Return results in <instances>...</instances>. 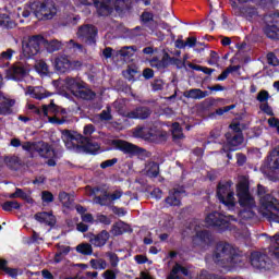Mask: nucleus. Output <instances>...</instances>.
Returning <instances> with one entry per match:
<instances>
[{
	"instance_id": "obj_1",
	"label": "nucleus",
	"mask_w": 279,
	"mask_h": 279,
	"mask_svg": "<svg viewBox=\"0 0 279 279\" xmlns=\"http://www.w3.org/2000/svg\"><path fill=\"white\" fill-rule=\"evenodd\" d=\"M213 260L218 267L232 269V267H244L247 256L243 255V252L230 243L218 242L213 254Z\"/></svg>"
},
{
	"instance_id": "obj_2",
	"label": "nucleus",
	"mask_w": 279,
	"mask_h": 279,
	"mask_svg": "<svg viewBox=\"0 0 279 279\" xmlns=\"http://www.w3.org/2000/svg\"><path fill=\"white\" fill-rule=\"evenodd\" d=\"M40 47H45L48 53H53L56 51H60V49L64 47V44L58 39L49 41L41 35H33L22 41V53L24 58L29 60V58H34V56H38V53H40Z\"/></svg>"
},
{
	"instance_id": "obj_3",
	"label": "nucleus",
	"mask_w": 279,
	"mask_h": 279,
	"mask_svg": "<svg viewBox=\"0 0 279 279\" xmlns=\"http://www.w3.org/2000/svg\"><path fill=\"white\" fill-rule=\"evenodd\" d=\"M236 196L240 206L244 207L238 215L240 223H245V221L254 219L256 214L252 209L256 208V201H254V196L250 194V182L247 181V178L242 177L240 179L236 185Z\"/></svg>"
},
{
	"instance_id": "obj_4",
	"label": "nucleus",
	"mask_w": 279,
	"mask_h": 279,
	"mask_svg": "<svg viewBox=\"0 0 279 279\" xmlns=\"http://www.w3.org/2000/svg\"><path fill=\"white\" fill-rule=\"evenodd\" d=\"M269 241L270 245L265 253L253 252L251 254V265L255 269H259V271H269L274 266L271 258L279 262V233L269 236Z\"/></svg>"
},
{
	"instance_id": "obj_5",
	"label": "nucleus",
	"mask_w": 279,
	"mask_h": 279,
	"mask_svg": "<svg viewBox=\"0 0 279 279\" xmlns=\"http://www.w3.org/2000/svg\"><path fill=\"white\" fill-rule=\"evenodd\" d=\"M257 195L259 197L258 213L268 221L279 223V201L274 195L267 193V187L257 186Z\"/></svg>"
},
{
	"instance_id": "obj_6",
	"label": "nucleus",
	"mask_w": 279,
	"mask_h": 279,
	"mask_svg": "<svg viewBox=\"0 0 279 279\" xmlns=\"http://www.w3.org/2000/svg\"><path fill=\"white\" fill-rule=\"evenodd\" d=\"M32 12L39 21H51L58 14V9L53 0H35L26 5L22 11V16L27 19Z\"/></svg>"
},
{
	"instance_id": "obj_7",
	"label": "nucleus",
	"mask_w": 279,
	"mask_h": 279,
	"mask_svg": "<svg viewBox=\"0 0 279 279\" xmlns=\"http://www.w3.org/2000/svg\"><path fill=\"white\" fill-rule=\"evenodd\" d=\"M62 141L69 149V151H73L74 154H99V144L87 142V144H82V135L72 131H63L62 132Z\"/></svg>"
},
{
	"instance_id": "obj_8",
	"label": "nucleus",
	"mask_w": 279,
	"mask_h": 279,
	"mask_svg": "<svg viewBox=\"0 0 279 279\" xmlns=\"http://www.w3.org/2000/svg\"><path fill=\"white\" fill-rule=\"evenodd\" d=\"M14 53H16V51H14L12 48H9L0 53V69H4L9 80H15L19 82L23 80L25 75H27V69L25 65H23V63H14L10 66V62L12 61Z\"/></svg>"
},
{
	"instance_id": "obj_9",
	"label": "nucleus",
	"mask_w": 279,
	"mask_h": 279,
	"mask_svg": "<svg viewBox=\"0 0 279 279\" xmlns=\"http://www.w3.org/2000/svg\"><path fill=\"white\" fill-rule=\"evenodd\" d=\"M99 138L108 146V151H122L125 156H138L143 154V148L123 140L111 138L110 135L99 132Z\"/></svg>"
},
{
	"instance_id": "obj_10",
	"label": "nucleus",
	"mask_w": 279,
	"mask_h": 279,
	"mask_svg": "<svg viewBox=\"0 0 279 279\" xmlns=\"http://www.w3.org/2000/svg\"><path fill=\"white\" fill-rule=\"evenodd\" d=\"M199 220L197 219L192 220L189 225V230L196 232L192 239L193 245L206 250V247H210L213 244V234L208 230H199Z\"/></svg>"
},
{
	"instance_id": "obj_11",
	"label": "nucleus",
	"mask_w": 279,
	"mask_h": 279,
	"mask_svg": "<svg viewBox=\"0 0 279 279\" xmlns=\"http://www.w3.org/2000/svg\"><path fill=\"white\" fill-rule=\"evenodd\" d=\"M217 197L220 204L228 207V210H234L236 198H234V191H232V181H220L218 183Z\"/></svg>"
},
{
	"instance_id": "obj_12",
	"label": "nucleus",
	"mask_w": 279,
	"mask_h": 279,
	"mask_svg": "<svg viewBox=\"0 0 279 279\" xmlns=\"http://www.w3.org/2000/svg\"><path fill=\"white\" fill-rule=\"evenodd\" d=\"M135 138H143V141H150L151 143H165L167 141V132L157 130L156 128H137L133 132Z\"/></svg>"
},
{
	"instance_id": "obj_13",
	"label": "nucleus",
	"mask_w": 279,
	"mask_h": 279,
	"mask_svg": "<svg viewBox=\"0 0 279 279\" xmlns=\"http://www.w3.org/2000/svg\"><path fill=\"white\" fill-rule=\"evenodd\" d=\"M232 13L234 16H240V19H244L248 23H256L260 21V14L258 13V9L252 5H240L236 2L231 3Z\"/></svg>"
},
{
	"instance_id": "obj_14",
	"label": "nucleus",
	"mask_w": 279,
	"mask_h": 279,
	"mask_svg": "<svg viewBox=\"0 0 279 279\" xmlns=\"http://www.w3.org/2000/svg\"><path fill=\"white\" fill-rule=\"evenodd\" d=\"M264 34L271 40H279V11L264 15Z\"/></svg>"
},
{
	"instance_id": "obj_15",
	"label": "nucleus",
	"mask_w": 279,
	"mask_h": 279,
	"mask_svg": "<svg viewBox=\"0 0 279 279\" xmlns=\"http://www.w3.org/2000/svg\"><path fill=\"white\" fill-rule=\"evenodd\" d=\"M24 151H29L31 154L36 151L40 158H51L53 156V149L51 146L43 141L31 143L26 142L22 145Z\"/></svg>"
},
{
	"instance_id": "obj_16",
	"label": "nucleus",
	"mask_w": 279,
	"mask_h": 279,
	"mask_svg": "<svg viewBox=\"0 0 279 279\" xmlns=\"http://www.w3.org/2000/svg\"><path fill=\"white\" fill-rule=\"evenodd\" d=\"M228 221H238L234 216H225L218 211H213L205 218L208 228H228Z\"/></svg>"
},
{
	"instance_id": "obj_17",
	"label": "nucleus",
	"mask_w": 279,
	"mask_h": 279,
	"mask_svg": "<svg viewBox=\"0 0 279 279\" xmlns=\"http://www.w3.org/2000/svg\"><path fill=\"white\" fill-rule=\"evenodd\" d=\"M97 27L85 24L78 27L76 36L82 43H85V45L95 46L97 45Z\"/></svg>"
},
{
	"instance_id": "obj_18",
	"label": "nucleus",
	"mask_w": 279,
	"mask_h": 279,
	"mask_svg": "<svg viewBox=\"0 0 279 279\" xmlns=\"http://www.w3.org/2000/svg\"><path fill=\"white\" fill-rule=\"evenodd\" d=\"M53 65L58 73H69L73 66H82V62L74 61L72 63L71 60H69V57L60 56L54 59Z\"/></svg>"
},
{
	"instance_id": "obj_19",
	"label": "nucleus",
	"mask_w": 279,
	"mask_h": 279,
	"mask_svg": "<svg viewBox=\"0 0 279 279\" xmlns=\"http://www.w3.org/2000/svg\"><path fill=\"white\" fill-rule=\"evenodd\" d=\"M121 197H123V191L116 190L111 194L105 192L102 196H96L94 202L100 206H108L110 202H117V199H121Z\"/></svg>"
},
{
	"instance_id": "obj_20",
	"label": "nucleus",
	"mask_w": 279,
	"mask_h": 279,
	"mask_svg": "<svg viewBox=\"0 0 279 279\" xmlns=\"http://www.w3.org/2000/svg\"><path fill=\"white\" fill-rule=\"evenodd\" d=\"M227 147L230 151H236L243 145V133H226Z\"/></svg>"
},
{
	"instance_id": "obj_21",
	"label": "nucleus",
	"mask_w": 279,
	"mask_h": 279,
	"mask_svg": "<svg viewBox=\"0 0 279 279\" xmlns=\"http://www.w3.org/2000/svg\"><path fill=\"white\" fill-rule=\"evenodd\" d=\"M264 169H268V171H279V146L268 154L264 162Z\"/></svg>"
},
{
	"instance_id": "obj_22",
	"label": "nucleus",
	"mask_w": 279,
	"mask_h": 279,
	"mask_svg": "<svg viewBox=\"0 0 279 279\" xmlns=\"http://www.w3.org/2000/svg\"><path fill=\"white\" fill-rule=\"evenodd\" d=\"M94 5L98 16H110L114 10L112 8V0H94Z\"/></svg>"
},
{
	"instance_id": "obj_23",
	"label": "nucleus",
	"mask_w": 279,
	"mask_h": 279,
	"mask_svg": "<svg viewBox=\"0 0 279 279\" xmlns=\"http://www.w3.org/2000/svg\"><path fill=\"white\" fill-rule=\"evenodd\" d=\"M63 84L68 90H71L75 95L76 90L84 86V81L80 77L68 76L63 80Z\"/></svg>"
},
{
	"instance_id": "obj_24",
	"label": "nucleus",
	"mask_w": 279,
	"mask_h": 279,
	"mask_svg": "<svg viewBox=\"0 0 279 279\" xmlns=\"http://www.w3.org/2000/svg\"><path fill=\"white\" fill-rule=\"evenodd\" d=\"M26 95H31L33 99H47V97H51V93L47 92L44 87H32L28 86L26 92Z\"/></svg>"
},
{
	"instance_id": "obj_25",
	"label": "nucleus",
	"mask_w": 279,
	"mask_h": 279,
	"mask_svg": "<svg viewBox=\"0 0 279 279\" xmlns=\"http://www.w3.org/2000/svg\"><path fill=\"white\" fill-rule=\"evenodd\" d=\"M108 239H110V233H108L106 230H102L100 233L92 235L89 243H92L94 247H104V245L108 243Z\"/></svg>"
},
{
	"instance_id": "obj_26",
	"label": "nucleus",
	"mask_w": 279,
	"mask_h": 279,
	"mask_svg": "<svg viewBox=\"0 0 279 279\" xmlns=\"http://www.w3.org/2000/svg\"><path fill=\"white\" fill-rule=\"evenodd\" d=\"M150 114L149 107H136L133 111L128 112V119H149Z\"/></svg>"
},
{
	"instance_id": "obj_27",
	"label": "nucleus",
	"mask_w": 279,
	"mask_h": 279,
	"mask_svg": "<svg viewBox=\"0 0 279 279\" xmlns=\"http://www.w3.org/2000/svg\"><path fill=\"white\" fill-rule=\"evenodd\" d=\"M14 104H16L14 99L5 97V95L0 92V114H11Z\"/></svg>"
},
{
	"instance_id": "obj_28",
	"label": "nucleus",
	"mask_w": 279,
	"mask_h": 279,
	"mask_svg": "<svg viewBox=\"0 0 279 279\" xmlns=\"http://www.w3.org/2000/svg\"><path fill=\"white\" fill-rule=\"evenodd\" d=\"M169 53H165L161 59L154 57L150 61L149 64L151 69H157V71H165L167 66H169Z\"/></svg>"
},
{
	"instance_id": "obj_29",
	"label": "nucleus",
	"mask_w": 279,
	"mask_h": 279,
	"mask_svg": "<svg viewBox=\"0 0 279 279\" xmlns=\"http://www.w3.org/2000/svg\"><path fill=\"white\" fill-rule=\"evenodd\" d=\"M75 97L78 99H84L85 101H93L95 97H97V94L93 92L90 88L86 87V83L83 84V86L74 92Z\"/></svg>"
},
{
	"instance_id": "obj_30",
	"label": "nucleus",
	"mask_w": 279,
	"mask_h": 279,
	"mask_svg": "<svg viewBox=\"0 0 279 279\" xmlns=\"http://www.w3.org/2000/svg\"><path fill=\"white\" fill-rule=\"evenodd\" d=\"M209 95H210V92L202 90L199 88L189 89L183 93V97H185L186 99H195V100L206 99V97H208Z\"/></svg>"
},
{
	"instance_id": "obj_31",
	"label": "nucleus",
	"mask_w": 279,
	"mask_h": 279,
	"mask_svg": "<svg viewBox=\"0 0 279 279\" xmlns=\"http://www.w3.org/2000/svg\"><path fill=\"white\" fill-rule=\"evenodd\" d=\"M112 119V108L107 106L105 110L94 117V123H110Z\"/></svg>"
},
{
	"instance_id": "obj_32",
	"label": "nucleus",
	"mask_w": 279,
	"mask_h": 279,
	"mask_svg": "<svg viewBox=\"0 0 279 279\" xmlns=\"http://www.w3.org/2000/svg\"><path fill=\"white\" fill-rule=\"evenodd\" d=\"M131 231H132V228L130 227V225L123 221H118L113 223L111 228V234L113 236H121V234H125V232H131Z\"/></svg>"
},
{
	"instance_id": "obj_33",
	"label": "nucleus",
	"mask_w": 279,
	"mask_h": 279,
	"mask_svg": "<svg viewBox=\"0 0 279 279\" xmlns=\"http://www.w3.org/2000/svg\"><path fill=\"white\" fill-rule=\"evenodd\" d=\"M141 21L148 27L151 32H156V28L158 27V23L154 21V13L150 12H144L141 16Z\"/></svg>"
},
{
	"instance_id": "obj_34",
	"label": "nucleus",
	"mask_w": 279,
	"mask_h": 279,
	"mask_svg": "<svg viewBox=\"0 0 279 279\" xmlns=\"http://www.w3.org/2000/svg\"><path fill=\"white\" fill-rule=\"evenodd\" d=\"M166 204H168V206H181L182 202L180 201V191L171 190L166 198Z\"/></svg>"
},
{
	"instance_id": "obj_35",
	"label": "nucleus",
	"mask_w": 279,
	"mask_h": 279,
	"mask_svg": "<svg viewBox=\"0 0 279 279\" xmlns=\"http://www.w3.org/2000/svg\"><path fill=\"white\" fill-rule=\"evenodd\" d=\"M145 170L148 178H158V174L160 173V166L156 161H149L146 165Z\"/></svg>"
},
{
	"instance_id": "obj_36",
	"label": "nucleus",
	"mask_w": 279,
	"mask_h": 279,
	"mask_svg": "<svg viewBox=\"0 0 279 279\" xmlns=\"http://www.w3.org/2000/svg\"><path fill=\"white\" fill-rule=\"evenodd\" d=\"M171 132H172V141L174 143H180V141L184 138V133H182V126H180V123L178 122L172 123Z\"/></svg>"
},
{
	"instance_id": "obj_37",
	"label": "nucleus",
	"mask_w": 279,
	"mask_h": 279,
	"mask_svg": "<svg viewBox=\"0 0 279 279\" xmlns=\"http://www.w3.org/2000/svg\"><path fill=\"white\" fill-rule=\"evenodd\" d=\"M0 270L4 271V274L11 278H16V276H19V270L16 268H9L8 260L5 259H0Z\"/></svg>"
},
{
	"instance_id": "obj_38",
	"label": "nucleus",
	"mask_w": 279,
	"mask_h": 279,
	"mask_svg": "<svg viewBox=\"0 0 279 279\" xmlns=\"http://www.w3.org/2000/svg\"><path fill=\"white\" fill-rule=\"evenodd\" d=\"M89 265L92 269H97L99 271L108 268V262H106V259L104 258L90 259Z\"/></svg>"
},
{
	"instance_id": "obj_39",
	"label": "nucleus",
	"mask_w": 279,
	"mask_h": 279,
	"mask_svg": "<svg viewBox=\"0 0 279 279\" xmlns=\"http://www.w3.org/2000/svg\"><path fill=\"white\" fill-rule=\"evenodd\" d=\"M15 26L16 24L14 21H11L10 15L0 14V27H3L4 29H12Z\"/></svg>"
},
{
	"instance_id": "obj_40",
	"label": "nucleus",
	"mask_w": 279,
	"mask_h": 279,
	"mask_svg": "<svg viewBox=\"0 0 279 279\" xmlns=\"http://www.w3.org/2000/svg\"><path fill=\"white\" fill-rule=\"evenodd\" d=\"M35 219L39 223H46L47 226H51L50 220L53 219V215H51V214H49L47 211H43V213L36 214L35 215Z\"/></svg>"
},
{
	"instance_id": "obj_41",
	"label": "nucleus",
	"mask_w": 279,
	"mask_h": 279,
	"mask_svg": "<svg viewBox=\"0 0 279 279\" xmlns=\"http://www.w3.org/2000/svg\"><path fill=\"white\" fill-rule=\"evenodd\" d=\"M65 46L74 51V53H86V48H84L83 45L75 43L73 39L66 41Z\"/></svg>"
},
{
	"instance_id": "obj_42",
	"label": "nucleus",
	"mask_w": 279,
	"mask_h": 279,
	"mask_svg": "<svg viewBox=\"0 0 279 279\" xmlns=\"http://www.w3.org/2000/svg\"><path fill=\"white\" fill-rule=\"evenodd\" d=\"M35 70L39 75H41V77L49 75V65H47V62L43 60L37 61V63L35 64Z\"/></svg>"
},
{
	"instance_id": "obj_43",
	"label": "nucleus",
	"mask_w": 279,
	"mask_h": 279,
	"mask_svg": "<svg viewBox=\"0 0 279 279\" xmlns=\"http://www.w3.org/2000/svg\"><path fill=\"white\" fill-rule=\"evenodd\" d=\"M134 53H136L135 46H124L118 51V56H121V58H132Z\"/></svg>"
},
{
	"instance_id": "obj_44",
	"label": "nucleus",
	"mask_w": 279,
	"mask_h": 279,
	"mask_svg": "<svg viewBox=\"0 0 279 279\" xmlns=\"http://www.w3.org/2000/svg\"><path fill=\"white\" fill-rule=\"evenodd\" d=\"M1 208L5 213H12V210H19L21 208V204L16 201H7L1 205Z\"/></svg>"
},
{
	"instance_id": "obj_45",
	"label": "nucleus",
	"mask_w": 279,
	"mask_h": 279,
	"mask_svg": "<svg viewBox=\"0 0 279 279\" xmlns=\"http://www.w3.org/2000/svg\"><path fill=\"white\" fill-rule=\"evenodd\" d=\"M59 201L61 202L62 206H64V208H71V206H73V198L66 192L59 193Z\"/></svg>"
},
{
	"instance_id": "obj_46",
	"label": "nucleus",
	"mask_w": 279,
	"mask_h": 279,
	"mask_svg": "<svg viewBox=\"0 0 279 279\" xmlns=\"http://www.w3.org/2000/svg\"><path fill=\"white\" fill-rule=\"evenodd\" d=\"M113 108L120 114V117H124L128 119V111H125V102L123 100H116L113 102Z\"/></svg>"
},
{
	"instance_id": "obj_47",
	"label": "nucleus",
	"mask_w": 279,
	"mask_h": 279,
	"mask_svg": "<svg viewBox=\"0 0 279 279\" xmlns=\"http://www.w3.org/2000/svg\"><path fill=\"white\" fill-rule=\"evenodd\" d=\"M76 252L83 256H90L93 254V245L88 243H82L76 246Z\"/></svg>"
},
{
	"instance_id": "obj_48",
	"label": "nucleus",
	"mask_w": 279,
	"mask_h": 279,
	"mask_svg": "<svg viewBox=\"0 0 279 279\" xmlns=\"http://www.w3.org/2000/svg\"><path fill=\"white\" fill-rule=\"evenodd\" d=\"M114 10L116 12H125V10H130V0H116Z\"/></svg>"
},
{
	"instance_id": "obj_49",
	"label": "nucleus",
	"mask_w": 279,
	"mask_h": 279,
	"mask_svg": "<svg viewBox=\"0 0 279 279\" xmlns=\"http://www.w3.org/2000/svg\"><path fill=\"white\" fill-rule=\"evenodd\" d=\"M106 258H108L110 266L114 269L119 267V255L112 252H107L105 254Z\"/></svg>"
},
{
	"instance_id": "obj_50",
	"label": "nucleus",
	"mask_w": 279,
	"mask_h": 279,
	"mask_svg": "<svg viewBox=\"0 0 279 279\" xmlns=\"http://www.w3.org/2000/svg\"><path fill=\"white\" fill-rule=\"evenodd\" d=\"M43 112L45 117H49L50 112H52V114L58 112V106H56V104H53V100H51L49 105H44Z\"/></svg>"
},
{
	"instance_id": "obj_51",
	"label": "nucleus",
	"mask_w": 279,
	"mask_h": 279,
	"mask_svg": "<svg viewBox=\"0 0 279 279\" xmlns=\"http://www.w3.org/2000/svg\"><path fill=\"white\" fill-rule=\"evenodd\" d=\"M136 73H138L136 70L129 68L128 70L122 72V75L123 77H125V80H128L129 82H132L134 81Z\"/></svg>"
},
{
	"instance_id": "obj_52",
	"label": "nucleus",
	"mask_w": 279,
	"mask_h": 279,
	"mask_svg": "<svg viewBox=\"0 0 279 279\" xmlns=\"http://www.w3.org/2000/svg\"><path fill=\"white\" fill-rule=\"evenodd\" d=\"M153 90L154 93L158 92V90H162V88H165V81H162V78H156L153 83Z\"/></svg>"
},
{
	"instance_id": "obj_53",
	"label": "nucleus",
	"mask_w": 279,
	"mask_h": 279,
	"mask_svg": "<svg viewBox=\"0 0 279 279\" xmlns=\"http://www.w3.org/2000/svg\"><path fill=\"white\" fill-rule=\"evenodd\" d=\"M191 69H194V71H202L203 73H205V75H213V73H215V69H210V68H202L199 65H193L190 64Z\"/></svg>"
},
{
	"instance_id": "obj_54",
	"label": "nucleus",
	"mask_w": 279,
	"mask_h": 279,
	"mask_svg": "<svg viewBox=\"0 0 279 279\" xmlns=\"http://www.w3.org/2000/svg\"><path fill=\"white\" fill-rule=\"evenodd\" d=\"M41 201L44 204H51L53 202V194L49 191L41 192Z\"/></svg>"
},
{
	"instance_id": "obj_55",
	"label": "nucleus",
	"mask_w": 279,
	"mask_h": 279,
	"mask_svg": "<svg viewBox=\"0 0 279 279\" xmlns=\"http://www.w3.org/2000/svg\"><path fill=\"white\" fill-rule=\"evenodd\" d=\"M219 136H221V130L219 129L211 130V132L209 133L208 143H217V138H219Z\"/></svg>"
},
{
	"instance_id": "obj_56",
	"label": "nucleus",
	"mask_w": 279,
	"mask_h": 279,
	"mask_svg": "<svg viewBox=\"0 0 279 279\" xmlns=\"http://www.w3.org/2000/svg\"><path fill=\"white\" fill-rule=\"evenodd\" d=\"M259 109L262 110V112H264L265 114H267L268 117H274V109H271V107L269 106V104L264 102L259 106Z\"/></svg>"
},
{
	"instance_id": "obj_57",
	"label": "nucleus",
	"mask_w": 279,
	"mask_h": 279,
	"mask_svg": "<svg viewBox=\"0 0 279 279\" xmlns=\"http://www.w3.org/2000/svg\"><path fill=\"white\" fill-rule=\"evenodd\" d=\"M267 62H268V64H271V66H278V64H279L278 57H276V54L274 52H269L267 54Z\"/></svg>"
},
{
	"instance_id": "obj_58",
	"label": "nucleus",
	"mask_w": 279,
	"mask_h": 279,
	"mask_svg": "<svg viewBox=\"0 0 279 279\" xmlns=\"http://www.w3.org/2000/svg\"><path fill=\"white\" fill-rule=\"evenodd\" d=\"M269 100V92L267 90H260L257 94V101H259L260 104H265V101Z\"/></svg>"
},
{
	"instance_id": "obj_59",
	"label": "nucleus",
	"mask_w": 279,
	"mask_h": 279,
	"mask_svg": "<svg viewBox=\"0 0 279 279\" xmlns=\"http://www.w3.org/2000/svg\"><path fill=\"white\" fill-rule=\"evenodd\" d=\"M117 162H119V159H117V158L108 159L100 163V168L108 169V167H114V165H117Z\"/></svg>"
},
{
	"instance_id": "obj_60",
	"label": "nucleus",
	"mask_w": 279,
	"mask_h": 279,
	"mask_svg": "<svg viewBox=\"0 0 279 279\" xmlns=\"http://www.w3.org/2000/svg\"><path fill=\"white\" fill-rule=\"evenodd\" d=\"M95 221L96 223H104V226H110V223H112L110 218L106 215H98Z\"/></svg>"
},
{
	"instance_id": "obj_61",
	"label": "nucleus",
	"mask_w": 279,
	"mask_h": 279,
	"mask_svg": "<svg viewBox=\"0 0 279 279\" xmlns=\"http://www.w3.org/2000/svg\"><path fill=\"white\" fill-rule=\"evenodd\" d=\"M83 134L84 136H86V138H88V136H93V134H95V125L93 124L85 125L83 130Z\"/></svg>"
},
{
	"instance_id": "obj_62",
	"label": "nucleus",
	"mask_w": 279,
	"mask_h": 279,
	"mask_svg": "<svg viewBox=\"0 0 279 279\" xmlns=\"http://www.w3.org/2000/svg\"><path fill=\"white\" fill-rule=\"evenodd\" d=\"M169 60H170L169 65L174 64V66H177V69H182V66H184V62L181 59L169 56Z\"/></svg>"
},
{
	"instance_id": "obj_63",
	"label": "nucleus",
	"mask_w": 279,
	"mask_h": 279,
	"mask_svg": "<svg viewBox=\"0 0 279 279\" xmlns=\"http://www.w3.org/2000/svg\"><path fill=\"white\" fill-rule=\"evenodd\" d=\"M213 106H217V99L207 98L203 101V108H213Z\"/></svg>"
},
{
	"instance_id": "obj_64",
	"label": "nucleus",
	"mask_w": 279,
	"mask_h": 279,
	"mask_svg": "<svg viewBox=\"0 0 279 279\" xmlns=\"http://www.w3.org/2000/svg\"><path fill=\"white\" fill-rule=\"evenodd\" d=\"M268 125L270 128H276L278 134H279V120L278 118H270L268 119Z\"/></svg>"
}]
</instances>
